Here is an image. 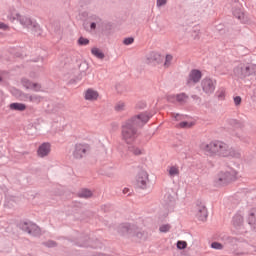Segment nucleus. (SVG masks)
<instances>
[{
    "label": "nucleus",
    "mask_w": 256,
    "mask_h": 256,
    "mask_svg": "<svg viewBox=\"0 0 256 256\" xmlns=\"http://www.w3.org/2000/svg\"><path fill=\"white\" fill-rule=\"evenodd\" d=\"M201 151L207 153L209 157H223L226 159H241V152L239 150L230 147L227 143L219 140L211 142H202L200 144Z\"/></svg>",
    "instance_id": "obj_1"
},
{
    "label": "nucleus",
    "mask_w": 256,
    "mask_h": 256,
    "mask_svg": "<svg viewBox=\"0 0 256 256\" xmlns=\"http://www.w3.org/2000/svg\"><path fill=\"white\" fill-rule=\"evenodd\" d=\"M150 119L151 116L143 112L127 120L122 127V139L127 143H133L137 139V129L143 127Z\"/></svg>",
    "instance_id": "obj_2"
},
{
    "label": "nucleus",
    "mask_w": 256,
    "mask_h": 256,
    "mask_svg": "<svg viewBox=\"0 0 256 256\" xmlns=\"http://www.w3.org/2000/svg\"><path fill=\"white\" fill-rule=\"evenodd\" d=\"M237 179H239V172L235 169L220 171L214 178V185L216 187H222L223 185L237 181Z\"/></svg>",
    "instance_id": "obj_3"
},
{
    "label": "nucleus",
    "mask_w": 256,
    "mask_h": 256,
    "mask_svg": "<svg viewBox=\"0 0 256 256\" xmlns=\"http://www.w3.org/2000/svg\"><path fill=\"white\" fill-rule=\"evenodd\" d=\"M136 183L140 189H147V183H149V173H147V170H138L136 175Z\"/></svg>",
    "instance_id": "obj_4"
},
{
    "label": "nucleus",
    "mask_w": 256,
    "mask_h": 256,
    "mask_svg": "<svg viewBox=\"0 0 256 256\" xmlns=\"http://www.w3.org/2000/svg\"><path fill=\"white\" fill-rule=\"evenodd\" d=\"M194 215L197 217V219H199V221H207V207L203 202H198L194 206Z\"/></svg>",
    "instance_id": "obj_5"
},
{
    "label": "nucleus",
    "mask_w": 256,
    "mask_h": 256,
    "mask_svg": "<svg viewBox=\"0 0 256 256\" xmlns=\"http://www.w3.org/2000/svg\"><path fill=\"white\" fill-rule=\"evenodd\" d=\"M202 89L206 95H211L215 92V81L211 78H205L202 81Z\"/></svg>",
    "instance_id": "obj_6"
},
{
    "label": "nucleus",
    "mask_w": 256,
    "mask_h": 256,
    "mask_svg": "<svg viewBox=\"0 0 256 256\" xmlns=\"http://www.w3.org/2000/svg\"><path fill=\"white\" fill-rule=\"evenodd\" d=\"M89 151V145L87 144H76L73 155L76 159H82L85 157V153Z\"/></svg>",
    "instance_id": "obj_7"
},
{
    "label": "nucleus",
    "mask_w": 256,
    "mask_h": 256,
    "mask_svg": "<svg viewBox=\"0 0 256 256\" xmlns=\"http://www.w3.org/2000/svg\"><path fill=\"white\" fill-rule=\"evenodd\" d=\"M201 77H203L201 71L197 69L192 70L189 74L187 85H195L196 83H199V81H201Z\"/></svg>",
    "instance_id": "obj_8"
},
{
    "label": "nucleus",
    "mask_w": 256,
    "mask_h": 256,
    "mask_svg": "<svg viewBox=\"0 0 256 256\" xmlns=\"http://www.w3.org/2000/svg\"><path fill=\"white\" fill-rule=\"evenodd\" d=\"M164 59L165 58L163 57V55H161V53L159 52H151L147 56L148 63H155V65H161Z\"/></svg>",
    "instance_id": "obj_9"
},
{
    "label": "nucleus",
    "mask_w": 256,
    "mask_h": 256,
    "mask_svg": "<svg viewBox=\"0 0 256 256\" xmlns=\"http://www.w3.org/2000/svg\"><path fill=\"white\" fill-rule=\"evenodd\" d=\"M14 95H16V97H20L22 101H30V103H41V96L36 94H33V95L24 94L21 96L17 93H14Z\"/></svg>",
    "instance_id": "obj_10"
},
{
    "label": "nucleus",
    "mask_w": 256,
    "mask_h": 256,
    "mask_svg": "<svg viewBox=\"0 0 256 256\" xmlns=\"http://www.w3.org/2000/svg\"><path fill=\"white\" fill-rule=\"evenodd\" d=\"M22 85L23 87H25L26 89H30L31 91H36V92L41 91V84L33 83L29 81V79L27 78L22 79Z\"/></svg>",
    "instance_id": "obj_11"
},
{
    "label": "nucleus",
    "mask_w": 256,
    "mask_h": 256,
    "mask_svg": "<svg viewBox=\"0 0 256 256\" xmlns=\"http://www.w3.org/2000/svg\"><path fill=\"white\" fill-rule=\"evenodd\" d=\"M51 153V144L43 143L38 147L37 155L38 157H47Z\"/></svg>",
    "instance_id": "obj_12"
},
{
    "label": "nucleus",
    "mask_w": 256,
    "mask_h": 256,
    "mask_svg": "<svg viewBox=\"0 0 256 256\" xmlns=\"http://www.w3.org/2000/svg\"><path fill=\"white\" fill-rule=\"evenodd\" d=\"M19 21L21 25L26 27V29H37V27H39V25L36 22H33L31 18H28L26 16H22Z\"/></svg>",
    "instance_id": "obj_13"
},
{
    "label": "nucleus",
    "mask_w": 256,
    "mask_h": 256,
    "mask_svg": "<svg viewBox=\"0 0 256 256\" xmlns=\"http://www.w3.org/2000/svg\"><path fill=\"white\" fill-rule=\"evenodd\" d=\"M84 98L86 101H97L99 99V92L89 88L84 92Z\"/></svg>",
    "instance_id": "obj_14"
},
{
    "label": "nucleus",
    "mask_w": 256,
    "mask_h": 256,
    "mask_svg": "<svg viewBox=\"0 0 256 256\" xmlns=\"http://www.w3.org/2000/svg\"><path fill=\"white\" fill-rule=\"evenodd\" d=\"M21 229L26 233H29V235H36L39 232V227L33 223H24L21 225Z\"/></svg>",
    "instance_id": "obj_15"
},
{
    "label": "nucleus",
    "mask_w": 256,
    "mask_h": 256,
    "mask_svg": "<svg viewBox=\"0 0 256 256\" xmlns=\"http://www.w3.org/2000/svg\"><path fill=\"white\" fill-rule=\"evenodd\" d=\"M193 125H195V122L193 120H191V118L187 117L184 118L183 121H181L180 123H178L176 125V127L178 129H191V127H193Z\"/></svg>",
    "instance_id": "obj_16"
},
{
    "label": "nucleus",
    "mask_w": 256,
    "mask_h": 256,
    "mask_svg": "<svg viewBox=\"0 0 256 256\" xmlns=\"http://www.w3.org/2000/svg\"><path fill=\"white\" fill-rule=\"evenodd\" d=\"M7 17L11 23H15V21H20L22 16L17 12V10L10 8L7 12Z\"/></svg>",
    "instance_id": "obj_17"
},
{
    "label": "nucleus",
    "mask_w": 256,
    "mask_h": 256,
    "mask_svg": "<svg viewBox=\"0 0 256 256\" xmlns=\"http://www.w3.org/2000/svg\"><path fill=\"white\" fill-rule=\"evenodd\" d=\"M167 99L168 101H170V103H176V101L178 103H183L184 101H187V95L185 94L168 95Z\"/></svg>",
    "instance_id": "obj_18"
},
{
    "label": "nucleus",
    "mask_w": 256,
    "mask_h": 256,
    "mask_svg": "<svg viewBox=\"0 0 256 256\" xmlns=\"http://www.w3.org/2000/svg\"><path fill=\"white\" fill-rule=\"evenodd\" d=\"M119 231L120 233H122L123 235H125V233H135V227L131 226L129 224H122L119 227Z\"/></svg>",
    "instance_id": "obj_19"
},
{
    "label": "nucleus",
    "mask_w": 256,
    "mask_h": 256,
    "mask_svg": "<svg viewBox=\"0 0 256 256\" xmlns=\"http://www.w3.org/2000/svg\"><path fill=\"white\" fill-rule=\"evenodd\" d=\"M249 71H250L249 66L241 65L238 68H236L235 73L236 75H241L243 77H246V75H249Z\"/></svg>",
    "instance_id": "obj_20"
},
{
    "label": "nucleus",
    "mask_w": 256,
    "mask_h": 256,
    "mask_svg": "<svg viewBox=\"0 0 256 256\" xmlns=\"http://www.w3.org/2000/svg\"><path fill=\"white\" fill-rule=\"evenodd\" d=\"M171 63H173V55L167 54L164 59V63L162 64V69H169L171 67Z\"/></svg>",
    "instance_id": "obj_21"
},
{
    "label": "nucleus",
    "mask_w": 256,
    "mask_h": 256,
    "mask_svg": "<svg viewBox=\"0 0 256 256\" xmlns=\"http://www.w3.org/2000/svg\"><path fill=\"white\" fill-rule=\"evenodd\" d=\"M10 109L12 111H25V109H27V105L23 103H12L10 104Z\"/></svg>",
    "instance_id": "obj_22"
},
{
    "label": "nucleus",
    "mask_w": 256,
    "mask_h": 256,
    "mask_svg": "<svg viewBox=\"0 0 256 256\" xmlns=\"http://www.w3.org/2000/svg\"><path fill=\"white\" fill-rule=\"evenodd\" d=\"M169 177H177L179 176V166H170L167 168Z\"/></svg>",
    "instance_id": "obj_23"
},
{
    "label": "nucleus",
    "mask_w": 256,
    "mask_h": 256,
    "mask_svg": "<svg viewBox=\"0 0 256 256\" xmlns=\"http://www.w3.org/2000/svg\"><path fill=\"white\" fill-rule=\"evenodd\" d=\"M91 53L94 57H97V59H105V54H103L99 48H92Z\"/></svg>",
    "instance_id": "obj_24"
},
{
    "label": "nucleus",
    "mask_w": 256,
    "mask_h": 256,
    "mask_svg": "<svg viewBox=\"0 0 256 256\" xmlns=\"http://www.w3.org/2000/svg\"><path fill=\"white\" fill-rule=\"evenodd\" d=\"M79 197L89 199V197H93V193L91 192V190L83 189L81 190V192H79Z\"/></svg>",
    "instance_id": "obj_25"
},
{
    "label": "nucleus",
    "mask_w": 256,
    "mask_h": 256,
    "mask_svg": "<svg viewBox=\"0 0 256 256\" xmlns=\"http://www.w3.org/2000/svg\"><path fill=\"white\" fill-rule=\"evenodd\" d=\"M130 152L136 156L143 155V150L141 148L135 147V146L130 147Z\"/></svg>",
    "instance_id": "obj_26"
},
{
    "label": "nucleus",
    "mask_w": 256,
    "mask_h": 256,
    "mask_svg": "<svg viewBox=\"0 0 256 256\" xmlns=\"http://www.w3.org/2000/svg\"><path fill=\"white\" fill-rule=\"evenodd\" d=\"M170 230H171V225L169 224H163L159 228L160 233H168V231Z\"/></svg>",
    "instance_id": "obj_27"
},
{
    "label": "nucleus",
    "mask_w": 256,
    "mask_h": 256,
    "mask_svg": "<svg viewBox=\"0 0 256 256\" xmlns=\"http://www.w3.org/2000/svg\"><path fill=\"white\" fill-rule=\"evenodd\" d=\"M116 111H125V102H118L115 106Z\"/></svg>",
    "instance_id": "obj_28"
},
{
    "label": "nucleus",
    "mask_w": 256,
    "mask_h": 256,
    "mask_svg": "<svg viewBox=\"0 0 256 256\" xmlns=\"http://www.w3.org/2000/svg\"><path fill=\"white\" fill-rule=\"evenodd\" d=\"M177 249H187V242L183 240H179L177 242Z\"/></svg>",
    "instance_id": "obj_29"
},
{
    "label": "nucleus",
    "mask_w": 256,
    "mask_h": 256,
    "mask_svg": "<svg viewBox=\"0 0 256 256\" xmlns=\"http://www.w3.org/2000/svg\"><path fill=\"white\" fill-rule=\"evenodd\" d=\"M233 221L236 225H239V223H243V216L236 215L234 216Z\"/></svg>",
    "instance_id": "obj_30"
},
{
    "label": "nucleus",
    "mask_w": 256,
    "mask_h": 256,
    "mask_svg": "<svg viewBox=\"0 0 256 256\" xmlns=\"http://www.w3.org/2000/svg\"><path fill=\"white\" fill-rule=\"evenodd\" d=\"M211 247L212 249H218V250H221L223 249V244L219 243V242H213L211 244Z\"/></svg>",
    "instance_id": "obj_31"
},
{
    "label": "nucleus",
    "mask_w": 256,
    "mask_h": 256,
    "mask_svg": "<svg viewBox=\"0 0 256 256\" xmlns=\"http://www.w3.org/2000/svg\"><path fill=\"white\" fill-rule=\"evenodd\" d=\"M79 45H89V39L81 37L78 40Z\"/></svg>",
    "instance_id": "obj_32"
},
{
    "label": "nucleus",
    "mask_w": 256,
    "mask_h": 256,
    "mask_svg": "<svg viewBox=\"0 0 256 256\" xmlns=\"http://www.w3.org/2000/svg\"><path fill=\"white\" fill-rule=\"evenodd\" d=\"M248 223L249 225H253L255 223V213H250Z\"/></svg>",
    "instance_id": "obj_33"
},
{
    "label": "nucleus",
    "mask_w": 256,
    "mask_h": 256,
    "mask_svg": "<svg viewBox=\"0 0 256 256\" xmlns=\"http://www.w3.org/2000/svg\"><path fill=\"white\" fill-rule=\"evenodd\" d=\"M187 116H183V115H180V114H176L174 115V119L175 121H180V123L186 119Z\"/></svg>",
    "instance_id": "obj_34"
},
{
    "label": "nucleus",
    "mask_w": 256,
    "mask_h": 256,
    "mask_svg": "<svg viewBox=\"0 0 256 256\" xmlns=\"http://www.w3.org/2000/svg\"><path fill=\"white\" fill-rule=\"evenodd\" d=\"M164 5H167V0H157L156 1L157 7H163Z\"/></svg>",
    "instance_id": "obj_35"
},
{
    "label": "nucleus",
    "mask_w": 256,
    "mask_h": 256,
    "mask_svg": "<svg viewBox=\"0 0 256 256\" xmlns=\"http://www.w3.org/2000/svg\"><path fill=\"white\" fill-rule=\"evenodd\" d=\"M133 41H135V39H133V38H125L123 43H124V45H131L133 43Z\"/></svg>",
    "instance_id": "obj_36"
},
{
    "label": "nucleus",
    "mask_w": 256,
    "mask_h": 256,
    "mask_svg": "<svg viewBox=\"0 0 256 256\" xmlns=\"http://www.w3.org/2000/svg\"><path fill=\"white\" fill-rule=\"evenodd\" d=\"M234 103L236 106L241 105V96L234 97Z\"/></svg>",
    "instance_id": "obj_37"
},
{
    "label": "nucleus",
    "mask_w": 256,
    "mask_h": 256,
    "mask_svg": "<svg viewBox=\"0 0 256 256\" xmlns=\"http://www.w3.org/2000/svg\"><path fill=\"white\" fill-rule=\"evenodd\" d=\"M0 29H3V31H9V25L0 23Z\"/></svg>",
    "instance_id": "obj_38"
},
{
    "label": "nucleus",
    "mask_w": 256,
    "mask_h": 256,
    "mask_svg": "<svg viewBox=\"0 0 256 256\" xmlns=\"http://www.w3.org/2000/svg\"><path fill=\"white\" fill-rule=\"evenodd\" d=\"M219 99H225V91L221 90L218 94Z\"/></svg>",
    "instance_id": "obj_39"
},
{
    "label": "nucleus",
    "mask_w": 256,
    "mask_h": 256,
    "mask_svg": "<svg viewBox=\"0 0 256 256\" xmlns=\"http://www.w3.org/2000/svg\"><path fill=\"white\" fill-rule=\"evenodd\" d=\"M234 15H235V17H237V19H243V17H244L243 13L237 14V12H234Z\"/></svg>",
    "instance_id": "obj_40"
},
{
    "label": "nucleus",
    "mask_w": 256,
    "mask_h": 256,
    "mask_svg": "<svg viewBox=\"0 0 256 256\" xmlns=\"http://www.w3.org/2000/svg\"><path fill=\"white\" fill-rule=\"evenodd\" d=\"M130 191H131V190H130L129 188H124V189H123V194H124V195H127V193H130Z\"/></svg>",
    "instance_id": "obj_41"
},
{
    "label": "nucleus",
    "mask_w": 256,
    "mask_h": 256,
    "mask_svg": "<svg viewBox=\"0 0 256 256\" xmlns=\"http://www.w3.org/2000/svg\"><path fill=\"white\" fill-rule=\"evenodd\" d=\"M90 27H91V29H95L97 27V24L92 23Z\"/></svg>",
    "instance_id": "obj_42"
},
{
    "label": "nucleus",
    "mask_w": 256,
    "mask_h": 256,
    "mask_svg": "<svg viewBox=\"0 0 256 256\" xmlns=\"http://www.w3.org/2000/svg\"><path fill=\"white\" fill-rule=\"evenodd\" d=\"M99 256H105L104 254H100Z\"/></svg>",
    "instance_id": "obj_43"
},
{
    "label": "nucleus",
    "mask_w": 256,
    "mask_h": 256,
    "mask_svg": "<svg viewBox=\"0 0 256 256\" xmlns=\"http://www.w3.org/2000/svg\"><path fill=\"white\" fill-rule=\"evenodd\" d=\"M0 81H1V74H0Z\"/></svg>",
    "instance_id": "obj_44"
}]
</instances>
